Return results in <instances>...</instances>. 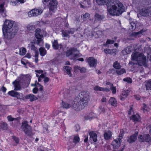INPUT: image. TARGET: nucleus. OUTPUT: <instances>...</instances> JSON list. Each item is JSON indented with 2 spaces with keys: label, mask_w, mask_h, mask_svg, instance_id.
Wrapping results in <instances>:
<instances>
[{
  "label": "nucleus",
  "mask_w": 151,
  "mask_h": 151,
  "mask_svg": "<svg viewBox=\"0 0 151 151\" xmlns=\"http://www.w3.org/2000/svg\"><path fill=\"white\" fill-rule=\"evenodd\" d=\"M99 5L106 4L109 14L113 16H119L124 11V7L122 4L118 0H114L110 6H109L111 0H96Z\"/></svg>",
  "instance_id": "f257e3e1"
},
{
  "label": "nucleus",
  "mask_w": 151,
  "mask_h": 151,
  "mask_svg": "<svg viewBox=\"0 0 151 151\" xmlns=\"http://www.w3.org/2000/svg\"><path fill=\"white\" fill-rule=\"evenodd\" d=\"M90 98V93L87 91H82L74 99L72 107L74 110L80 111L87 106Z\"/></svg>",
  "instance_id": "f03ea898"
},
{
  "label": "nucleus",
  "mask_w": 151,
  "mask_h": 151,
  "mask_svg": "<svg viewBox=\"0 0 151 151\" xmlns=\"http://www.w3.org/2000/svg\"><path fill=\"white\" fill-rule=\"evenodd\" d=\"M17 29L15 22L6 20L2 28L3 35L5 38L10 40L13 38L17 32Z\"/></svg>",
  "instance_id": "7ed1b4c3"
},
{
  "label": "nucleus",
  "mask_w": 151,
  "mask_h": 151,
  "mask_svg": "<svg viewBox=\"0 0 151 151\" xmlns=\"http://www.w3.org/2000/svg\"><path fill=\"white\" fill-rule=\"evenodd\" d=\"M30 79V76L29 75L20 76L18 79L12 83L14 87V90H20L22 87L25 88L27 87L29 84Z\"/></svg>",
  "instance_id": "20e7f679"
},
{
  "label": "nucleus",
  "mask_w": 151,
  "mask_h": 151,
  "mask_svg": "<svg viewBox=\"0 0 151 151\" xmlns=\"http://www.w3.org/2000/svg\"><path fill=\"white\" fill-rule=\"evenodd\" d=\"M131 58L132 60H135L137 62L136 63H135L132 61L130 62L129 63V65H133L136 64L139 66L144 65L145 67L147 66V60L146 57L143 55L140 54L137 56L136 54H134L132 55Z\"/></svg>",
  "instance_id": "39448f33"
},
{
  "label": "nucleus",
  "mask_w": 151,
  "mask_h": 151,
  "mask_svg": "<svg viewBox=\"0 0 151 151\" xmlns=\"http://www.w3.org/2000/svg\"><path fill=\"white\" fill-rule=\"evenodd\" d=\"M21 128L29 136L32 135V127L28 124L27 122L24 121L22 123Z\"/></svg>",
  "instance_id": "423d86ee"
},
{
  "label": "nucleus",
  "mask_w": 151,
  "mask_h": 151,
  "mask_svg": "<svg viewBox=\"0 0 151 151\" xmlns=\"http://www.w3.org/2000/svg\"><path fill=\"white\" fill-rule=\"evenodd\" d=\"M79 52L76 48H72L70 49L66 52V55L68 57L71 56L73 59H75V58L78 57Z\"/></svg>",
  "instance_id": "0eeeda50"
},
{
  "label": "nucleus",
  "mask_w": 151,
  "mask_h": 151,
  "mask_svg": "<svg viewBox=\"0 0 151 151\" xmlns=\"http://www.w3.org/2000/svg\"><path fill=\"white\" fill-rule=\"evenodd\" d=\"M138 138L139 141L141 142H147L149 144L151 142V137L149 134L139 135Z\"/></svg>",
  "instance_id": "6e6552de"
},
{
  "label": "nucleus",
  "mask_w": 151,
  "mask_h": 151,
  "mask_svg": "<svg viewBox=\"0 0 151 151\" xmlns=\"http://www.w3.org/2000/svg\"><path fill=\"white\" fill-rule=\"evenodd\" d=\"M40 29L39 28H37L35 29L34 32H35V35L37 39V40L35 42L37 45H39L40 42L42 41V38L43 37V36L42 35L40 34Z\"/></svg>",
  "instance_id": "1a4fd4ad"
},
{
  "label": "nucleus",
  "mask_w": 151,
  "mask_h": 151,
  "mask_svg": "<svg viewBox=\"0 0 151 151\" xmlns=\"http://www.w3.org/2000/svg\"><path fill=\"white\" fill-rule=\"evenodd\" d=\"M58 5V2L56 0H51L48 5V6L50 11L54 12V11L56 9Z\"/></svg>",
  "instance_id": "9d476101"
},
{
  "label": "nucleus",
  "mask_w": 151,
  "mask_h": 151,
  "mask_svg": "<svg viewBox=\"0 0 151 151\" xmlns=\"http://www.w3.org/2000/svg\"><path fill=\"white\" fill-rule=\"evenodd\" d=\"M140 14L144 17L151 15V8L142 9L140 12Z\"/></svg>",
  "instance_id": "9b49d317"
},
{
  "label": "nucleus",
  "mask_w": 151,
  "mask_h": 151,
  "mask_svg": "<svg viewBox=\"0 0 151 151\" xmlns=\"http://www.w3.org/2000/svg\"><path fill=\"white\" fill-rule=\"evenodd\" d=\"M138 134V132H136L134 134L128 137L127 140L128 142L130 143L135 142L137 139Z\"/></svg>",
  "instance_id": "f8f14e48"
},
{
  "label": "nucleus",
  "mask_w": 151,
  "mask_h": 151,
  "mask_svg": "<svg viewBox=\"0 0 151 151\" xmlns=\"http://www.w3.org/2000/svg\"><path fill=\"white\" fill-rule=\"evenodd\" d=\"M89 65L91 67L95 66L97 63V60L93 57L89 58L88 60Z\"/></svg>",
  "instance_id": "ddd939ff"
},
{
  "label": "nucleus",
  "mask_w": 151,
  "mask_h": 151,
  "mask_svg": "<svg viewBox=\"0 0 151 151\" xmlns=\"http://www.w3.org/2000/svg\"><path fill=\"white\" fill-rule=\"evenodd\" d=\"M8 94L12 96L17 98L18 99H21L20 94L17 92L14 91H12L9 92Z\"/></svg>",
  "instance_id": "4468645a"
},
{
  "label": "nucleus",
  "mask_w": 151,
  "mask_h": 151,
  "mask_svg": "<svg viewBox=\"0 0 151 151\" xmlns=\"http://www.w3.org/2000/svg\"><path fill=\"white\" fill-rule=\"evenodd\" d=\"M90 140H93V142H96L97 141L96 134L93 131H91L89 133Z\"/></svg>",
  "instance_id": "2eb2a0df"
},
{
  "label": "nucleus",
  "mask_w": 151,
  "mask_h": 151,
  "mask_svg": "<svg viewBox=\"0 0 151 151\" xmlns=\"http://www.w3.org/2000/svg\"><path fill=\"white\" fill-rule=\"evenodd\" d=\"M111 132L110 131H104V139L106 140L110 139L111 137Z\"/></svg>",
  "instance_id": "dca6fc26"
},
{
  "label": "nucleus",
  "mask_w": 151,
  "mask_h": 151,
  "mask_svg": "<svg viewBox=\"0 0 151 151\" xmlns=\"http://www.w3.org/2000/svg\"><path fill=\"white\" fill-rule=\"evenodd\" d=\"M52 46L53 48L55 50H58L59 48H61L62 45L61 44H59L57 40H55L52 42Z\"/></svg>",
  "instance_id": "f3484780"
},
{
  "label": "nucleus",
  "mask_w": 151,
  "mask_h": 151,
  "mask_svg": "<svg viewBox=\"0 0 151 151\" xmlns=\"http://www.w3.org/2000/svg\"><path fill=\"white\" fill-rule=\"evenodd\" d=\"M3 0H0V3L1 4H0V13H1L4 16H5V9L4 7V5L5 2L2 1Z\"/></svg>",
  "instance_id": "a211bd4d"
},
{
  "label": "nucleus",
  "mask_w": 151,
  "mask_h": 151,
  "mask_svg": "<svg viewBox=\"0 0 151 151\" xmlns=\"http://www.w3.org/2000/svg\"><path fill=\"white\" fill-rule=\"evenodd\" d=\"M75 92V91H72V88H70L69 90H67L66 91L63 93L64 97L65 98H68L70 97V94Z\"/></svg>",
  "instance_id": "6ab92c4d"
},
{
  "label": "nucleus",
  "mask_w": 151,
  "mask_h": 151,
  "mask_svg": "<svg viewBox=\"0 0 151 151\" xmlns=\"http://www.w3.org/2000/svg\"><path fill=\"white\" fill-rule=\"evenodd\" d=\"M25 98L26 99H29L31 102L35 101L37 99V97L33 94H30L26 96Z\"/></svg>",
  "instance_id": "aec40b11"
},
{
  "label": "nucleus",
  "mask_w": 151,
  "mask_h": 151,
  "mask_svg": "<svg viewBox=\"0 0 151 151\" xmlns=\"http://www.w3.org/2000/svg\"><path fill=\"white\" fill-rule=\"evenodd\" d=\"M104 18V16L103 15H100L98 13H96L94 16L95 20L94 22H95L96 20L101 21Z\"/></svg>",
  "instance_id": "412c9836"
},
{
  "label": "nucleus",
  "mask_w": 151,
  "mask_h": 151,
  "mask_svg": "<svg viewBox=\"0 0 151 151\" xmlns=\"http://www.w3.org/2000/svg\"><path fill=\"white\" fill-rule=\"evenodd\" d=\"M129 91L128 90H125L120 95V98L121 100L123 101L127 96Z\"/></svg>",
  "instance_id": "4be33fe9"
},
{
  "label": "nucleus",
  "mask_w": 151,
  "mask_h": 151,
  "mask_svg": "<svg viewBox=\"0 0 151 151\" xmlns=\"http://www.w3.org/2000/svg\"><path fill=\"white\" fill-rule=\"evenodd\" d=\"M64 71L69 75L70 76H71V68L70 67L66 66L64 67Z\"/></svg>",
  "instance_id": "5701e85b"
},
{
  "label": "nucleus",
  "mask_w": 151,
  "mask_h": 151,
  "mask_svg": "<svg viewBox=\"0 0 151 151\" xmlns=\"http://www.w3.org/2000/svg\"><path fill=\"white\" fill-rule=\"evenodd\" d=\"M37 11L35 10V9L30 11L29 12L28 14V16L29 17H31L32 16H37Z\"/></svg>",
  "instance_id": "b1692460"
},
{
  "label": "nucleus",
  "mask_w": 151,
  "mask_h": 151,
  "mask_svg": "<svg viewBox=\"0 0 151 151\" xmlns=\"http://www.w3.org/2000/svg\"><path fill=\"white\" fill-rule=\"evenodd\" d=\"M109 102V103L111 104L112 106H115L116 105L117 101L116 100L114 97H111Z\"/></svg>",
  "instance_id": "393cba45"
},
{
  "label": "nucleus",
  "mask_w": 151,
  "mask_h": 151,
  "mask_svg": "<svg viewBox=\"0 0 151 151\" xmlns=\"http://www.w3.org/2000/svg\"><path fill=\"white\" fill-rule=\"evenodd\" d=\"M139 117V116L137 114L136 115H133L132 116H131L130 119H131L134 122H138Z\"/></svg>",
  "instance_id": "a878e982"
},
{
  "label": "nucleus",
  "mask_w": 151,
  "mask_h": 151,
  "mask_svg": "<svg viewBox=\"0 0 151 151\" xmlns=\"http://www.w3.org/2000/svg\"><path fill=\"white\" fill-rule=\"evenodd\" d=\"M124 133H122V134L120 133L119 137V138H118V140L116 139L114 140V142H115L116 144L119 145H120L121 142H120L121 139H122L123 136V134Z\"/></svg>",
  "instance_id": "bb28decb"
},
{
  "label": "nucleus",
  "mask_w": 151,
  "mask_h": 151,
  "mask_svg": "<svg viewBox=\"0 0 151 151\" xmlns=\"http://www.w3.org/2000/svg\"><path fill=\"white\" fill-rule=\"evenodd\" d=\"M27 28L28 31L31 32H34L36 28L35 26L34 25H28L27 26Z\"/></svg>",
  "instance_id": "cd10ccee"
},
{
  "label": "nucleus",
  "mask_w": 151,
  "mask_h": 151,
  "mask_svg": "<svg viewBox=\"0 0 151 151\" xmlns=\"http://www.w3.org/2000/svg\"><path fill=\"white\" fill-rule=\"evenodd\" d=\"M145 32V30L142 29L137 32H133L132 33V35L133 36L135 37L142 34V33Z\"/></svg>",
  "instance_id": "c85d7f7f"
},
{
  "label": "nucleus",
  "mask_w": 151,
  "mask_h": 151,
  "mask_svg": "<svg viewBox=\"0 0 151 151\" xmlns=\"http://www.w3.org/2000/svg\"><path fill=\"white\" fill-rule=\"evenodd\" d=\"M145 86L147 90H151V80L148 81L146 83Z\"/></svg>",
  "instance_id": "c756f323"
},
{
  "label": "nucleus",
  "mask_w": 151,
  "mask_h": 151,
  "mask_svg": "<svg viewBox=\"0 0 151 151\" xmlns=\"http://www.w3.org/2000/svg\"><path fill=\"white\" fill-rule=\"evenodd\" d=\"M7 118L8 121L10 122H12L13 121H17L18 122V121L20 119L19 117L13 118L11 115L8 116L7 117Z\"/></svg>",
  "instance_id": "7c9ffc66"
},
{
  "label": "nucleus",
  "mask_w": 151,
  "mask_h": 151,
  "mask_svg": "<svg viewBox=\"0 0 151 151\" xmlns=\"http://www.w3.org/2000/svg\"><path fill=\"white\" fill-rule=\"evenodd\" d=\"M113 67L116 69H119L121 67L119 63H118L117 61L115 62L113 65Z\"/></svg>",
  "instance_id": "2f4dec72"
},
{
  "label": "nucleus",
  "mask_w": 151,
  "mask_h": 151,
  "mask_svg": "<svg viewBox=\"0 0 151 151\" xmlns=\"http://www.w3.org/2000/svg\"><path fill=\"white\" fill-rule=\"evenodd\" d=\"M131 26L130 27V29L132 31L134 30L135 29L136 27V23L134 22H130Z\"/></svg>",
  "instance_id": "473e14b6"
},
{
  "label": "nucleus",
  "mask_w": 151,
  "mask_h": 151,
  "mask_svg": "<svg viewBox=\"0 0 151 151\" xmlns=\"http://www.w3.org/2000/svg\"><path fill=\"white\" fill-rule=\"evenodd\" d=\"M39 51L40 54L42 56H44L46 54V51L44 48H40Z\"/></svg>",
  "instance_id": "72a5a7b5"
},
{
  "label": "nucleus",
  "mask_w": 151,
  "mask_h": 151,
  "mask_svg": "<svg viewBox=\"0 0 151 151\" xmlns=\"http://www.w3.org/2000/svg\"><path fill=\"white\" fill-rule=\"evenodd\" d=\"M116 72L118 75H121L123 74L124 73H126L125 70L124 68H122L121 69H118L116 70Z\"/></svg>",
  "instance_id": "f704fd0d"
},
{
  "label": "nucleus",
  "mask_w": 151,
  "mask_h": 151,
  "mask_svg": "<svg viewBox=\"0 0 151 151\" xmlns=\"http://www.w3.org/2000/svg\"><path fill=\"white\" fill-rule=\"evenodd\" d=\"M0 127L3 129L6 130L8 129L7 124L6 122H3L1 124Z\"/></svg>",
  "instance_id": "c9c22d12"
},
{
  "label": "nucleus",
  "mask_w": 151,
  "mask_h": 151,
  "mask_svg": "<svg viewBox=\"0 0 151 151\" xmlns=\"http://www.w3.org/2000/svg\"><path fill=\"white\" fill-rule=\"evenodd\" d=\"M62 35L63 37H67L68 38L70 37V36L68 33L67 30H62Z\"/></svg>",
  "instance_id": "e433bc0d"
},
{
  "label": "nucleus",
  "mask_w": 151,
  "mask_h": 151,
  "mask_svg": "<svg viewBox=\"0 0 151 151\" xmlns=\"http://www.w3.org/2000/svg\"><path fill=\"white\" fill-rule=\"evenodd\" d=\"M62 105L63 108L66 109L69 108L71 106L70 104L67 103L63 102V101L62 102Z\"/></svg>",
  "instance_id": "4c0bfd02"
},
{
  "label": "nucleus",
  "mask_w": 151,
  "mask_h": 151,
  "mask_svg": "<svg viewBox=\"0 0 151 151\" xmlns=\"http://www.w3.org/2000/svg\"><path fill=\"white\" fill-rule=\"evenodd\" d=\"M79 139H80L78 136H75L74 137L73 142L76 144L79 142Z\"/></svg>",
  "instance_id": "58836bf2"
},
{
  "label": "nucleus",
  "mask_w": 151,
  "mask_h": 151,
  "mask_svg": "<svg viewBox=\"0 0 151 151\" xmlns=\"http://www.w3.org/2000/svg\"><path fill=\"white\" fill-rule=\"evenodd\" d=\"M26 52V49L24 48H22V49H20L19 50V54L20 55H24Z\"/></svg>",
  "instance_id": "ea45409f"
},
{
  "label": "nucleus",
  "mask_w": 151,
  "mask_h": 151,
  "mask_svg": "<svg viewBox=\"0 0 151 151\" xmlns=\"http://www.w3.org/2000/svg\"><path fill=\"white\" fill-rule=\"evenodd\" d=\"M113 50H111L108 49H105L104 50V51L106 54L108 53L112 54V51Z\"/></svg>",
  "instance_id": "a19ab883"
},
{
  "label": "nucleus",
  "mask_w": 151,
  "mask_h": 151,
  "mask_svg": "<svg viewBox=\"0 0 151 151\" xmlns=\"http://www.w3.org/2000/svg\"><path fill=\"white\" fill-rule=\"evenodd\" d=\"M123 81L127 82L128 83H131L132 82V80L130 78H127L123 79Z\"/></svg>",
  "instance_id": "79ce46f5"
},
{
  "label": "nucleus",
  "mask_w": 151,
  "mask_h": 151,
  "mask_svg": "<svg viewBox=\"0 0 151 151\" xmlns=\"http://www.w3.org/2000/svg\"><path fill=\"white\" fill-rule=\"evenodd\" d=\"M115 42V40H111L109 39H108L106 42V45L113 44Z\"/></svg>",
  "instance_id": "37998d69"
},
{
  "label": "nucleus",
  "mask_w": 151,
  "mask_h": 151,
  "mask_svg": "<svg viewBox=\"0 0 151 151\" xmlns=\"http://www.w3.org/2000/svg\"><path fill=\"white\" fill-rule=\"evenodd\" d=\"M69 35L70 34H73L75 32V30L74 29L71 28L69 30H67Z\"/></svg>",
  "instance_id": "c03bdc74"
},
{
  "label": "nucleus",
  "mask_w": 151,
  "mask_h": 151,
  "mask_svg": "<svg viewBox=\"0 0 151 151\" xmlns=\"http://www.w3.org/2000/svg\"><path fill=\"white\" fill-rule=\"evenodd\" d=\"M12 138L17 144H18L19 143V138L15 136H13Z\"/></svg>",
  "instance_id": "a18cd8bd"
},
{
  "label": "nucleus",
  "mask_w": 151,
  "mask_h": 151,
  "mask_svg": "<svg viewBox=\"0 0 151 151\" xmlns=\"http://www.w3.org/2000/svg\"><path fill=\"white\" fill-rule=\"evenodd\" d=\"M35 9V10L37 11V15L41 14L43 11V10L41 9Z\"/></svg>",
  "instance_id": "49530a36"
},
{
  "label": "nucleus",
  "mask_w": 151,
  "mask_h": 151,
  "mask_svg": "<svg viewBox=\"0 0 151 151\" xmlns=\"http://www.w3.org/2000/svg\"><path fill=\"white\" fill-rule=\"evenodd\" d=\"M83 20L85 21L86 19L90 17V14L88 13H86L85 14L83 15Z\"/></svg>",
  "instance_id": "de8ad7c7"
},
{
  "label": "nucleus",
  "mask_w": 151,
  "mask_h": 151,
  "mask_svg": "<svg viewBox=\"0 0 151 151\" xmlns=\"http://www.w3.org/2000/svg\"><path fill=\"white\" fill-rule=\"evenodd\" d=\"M81 67L78 66H75L74 67V71L75 72H78L79 70H80Z\"/></svg>",
  "instance_id": "09e8293b"
},
{
  "label": "nucleus",
  "mask_w": 151,
  "mask_h": 151,
  "mask_svg": "<svg viewBox=\"0 0 151 151\" xmlns=\"http://www.w3.org/2000/svg\"><path fill=\"white\" fill-rule=\"evenodd\" d=\"M111 91H112V92L113 93L115 94L116 93V90L115 87L113 86H111Z\"/></svg>",
  "instance_id": "8fccbe9b"
},
{
  "label": "nucleus",
  "mask_w": 151,
  "mask_h": 151,
  "mask_svg": "<svg viewBox=\"0 0 151 151\" xmlns=\"http://www.w3.org/2000/svg\"><path fill=\"white\" fill-rule=\"evenodd\" d=\"M80 71L81 73H85L86 72V69L83 67H81Z\"/></svg>",
  "instance_id": "3c124183"
},
{
  "label": "nucleus",
  "mask_w": 151,
  "mask_h": 151,
  "mask_svg": "<svg viewBox=\"0 0 151 151\" xmlns=\"http://www.w3.org/2000/svg\"><path fill=\"white\" fill-rule=\"evenodd\" d=\"M99 109L101 110V112L104 113L105 111V109L103 106H101L99 107Z\"/></svg>",
  "instance_id": "603ef678"
},
{
  "label": "nucleus",
  "mask_w": 151,
  "mask_h": 151,
  "mask_svg": "<svg viewBox=\"0 0 151 151\" xmlns=\"http://www.w3.org/2000/svg\"><path fill=\"white\" fill-rule=\"evenodd\" d=\"M109 91V89H108L106 88H100V90L99 91H106V92Z\"/></svg>",
  "instance_id": "864d4df0"
},
{
  "label": "nucleus",
  "mask_w": 151,
  "mask_h": 151,
  "mask_svg": "<svg viewBox=\"0 0 151 151\" xmlns=\"http://www.w3.org/2000/svg\"><path fill=\"white\" fill-rule=\"evenodd\" d=\"M31 50L35 51H37L36 50V48L34 45H32L31 46Z\"/></svg>",
  "instance_id": "5fc2aeb1"
},
{
  "label": "nucleus",
  "mask_w": 151,
  "mask_h": 151,
  "mask_svg": "<svg viewBox=\"0 0 151 151\" xmlns=\"http://www.w3.org/2000/svg\"><path fill=\"white\" fill-rule=\"evenodd\" d=\"M74 36L75 37H76L77 38H79V37H82L83 35L80 34L78 33L77 34H76V35H74Z\"/></svg>",
  "instance_id": "6e6d98bb"
},
{
  "label": "nucleus",
  "mask_w": 151,
  "mask_h": 151,
  "mask_svg": "<svg viewBox=\"0 0 151 151\" xmlns=\"http://www.w3.org/2000/svg\"><path fill=\"white\" fill-rule=\"evenodd\" d=\"M134 97L136 99L138 100H139L140 99V96L139 95H134Z\"/></svg>",
  "instance_id": "4d7b16f0"
},
{
  "label": "nucleus",
  "mask_w": 151,
  "mask_h": 151,
  "mask_svg": "<svg viewBox=\"0 0 151 151\" xmlns=\"http://www.w3.org/2000/svg\"><path fill=\"white\" fill-rule=\"evenodd\" d=\"M38 91V89L37 88H35L33 89V92L34 93H37V91Z\"/></svg>",
  "instance_id": "13d9d810"
},
{
  "label": "nucleus",
  "mask_w": 151,
  "mask_h": 151,
  "mask_svg": "<svg viewBox=\"0 0 151 151\" xmlns=\"http://www.w3.org/2000/svg\"><path fill=\"white\" fill-rule=\"evenodd\" d=\"M49 80V78L47 77H46L45 78L44 80V83H46L47 82H48Z\"/></svg>",
  "instance_id": "bf43d9fd"
},
{
  "label": "nucleus",
  "mask_w": 151,
  "mask_h": 151,
  "mask_svg": "<svg viewBox=\"0 0 151 151\" xmlns=\"http://www.w3.org/2000/svg\"><path fill=\"white\" fill-rule=\"evenodd\" d=\"M75 127L76 129V131L78 132L80 129V126L78 124H76Z\"/></svg>",
  "instance_id": "052dcab7"
},
{
  "label": "nucleus",
  "mask_w": 151,
  "mask_h": 151,
  "mask_svg": "<svg viewBox=\"0 0 151 151\" xmlns=\"http://www.w3.org/2000/svg\"><path fill=\"white\" fill-rule=\"evenodd\" d=\"M147 128L148 129H149V133L151 135V125H149Z\"/></svg>",
  "instance_id": "680f3d73"
},
{
  "label": "nucleus",
  "mask_w": 151,
  "mask_h": 151,
  "mask_svg": "<svg viewBox=\"0 0 151 151\" xmlns=\"http://www.w3.org/2000/svg\"><path fill=\"white\" fill-rule=\"evenodd\" d=\"M100 87L98 86H95L94 88V90L95 91H99Z\"/></svg>",
  "instance_id": "e2e57ef3"
},
{
  "label": "nucleus",
  "mask_w": 151,
  "mask_h": 151,
  "mask_svg": "<svg viewBox=\"0 0 151 151\" xmlns=\"http://www.w3.org/2000/svg\"><path fill=\"white\" fill-rule=\"evenodd\" d=\"M17 1L18 2H20L21 4L24 3L25 1L24 0H17Z\"/></svg>",
  "instance_id": "0e129e2a"
},
{
  "label": "nucleus",
  "mask_w": 151,
  "mask_h": 151,
  "mask_svg": "<svg viewBox=\"0 0 151 151\" xmlns=\"http://www.w3.org/2000/svg\"><path fill=\"white\" fill-rule=\"evenodd\" d=\"M35 52V58H38V51H36Z\"/></svg>",
  "instance_id": "69168bd1"
},
{
  "label": "nucleus",
  "mask_w": 151,
  "mask_h": 151,
  "mask_svg": "<svg viewBox=\"0 0 151 151\" xmlns=\"http://www.w3.org/2000/svg\"><path fill=\"white\" fill-rule=\"evenodd\" d=\"M35 72L38 73H42L43 71L42 70H36Z\"/></svg>",
  "instance_id": "338daca9"
},
{
  "label": "nucleus",
  "mask_w": 151,
  "mask_h": 151,
  "mask_svg": "<svg viewBox=\"0 0 151 151\" xmlns=\"http://www.w3.org/2000/svg\"><path fill=\"white\" fill-rule=\"evenodd\" d=\"M1 89L2 91L4 92H5L6 90V88L4 86H2L1 88Z\"/></svg>",
  "instance_id": "774afa93"
}]
</instances>
